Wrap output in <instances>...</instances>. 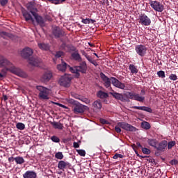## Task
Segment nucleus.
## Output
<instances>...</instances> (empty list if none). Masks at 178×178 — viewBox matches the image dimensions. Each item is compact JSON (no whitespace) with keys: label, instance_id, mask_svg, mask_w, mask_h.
I'll return each instance as SVG.
<instances>
[{"label":"nucleus","instance_id":"nucleus-52","mask_svg":"<svg viewBox=\"0 0 178 178\" xmlns=\"http://www.w3.org/2000/svg\"><path fill=\"white\" fill-rule=\"evenodd\" d=\"M56 105H58V106H60V108H63V109H68L67 106L60 104V103H56Z\"/></svg>","mask_w":178,"mask_h":178},{"label":"nucleus","instance_id":"nucleus-3","mask_svg":"<svg viewBox=\"0 0 178 178\" xmlns=\"http://www.w3.org/2000/svg\"><path fill=\"white\" fill-rule=\"evenodd\" d=\"M68 102L73 105L72 111L74 115H84V113L88 110V106L83 105L73 99H70Z\"/></svg>","mask_w":178,"mask_h":178},{"label":"nucleus","instance_id":"nucleus-22","mask_svg":"<svg viewBox=\"0 0 178 178\" xmlns=\"http://www.w3.org/2000/svg\"><path fill=\"white\" fill-rule=\"evenodd\" d=\"M133 109H138L139 111H145V112H148L149 113H152V108L147 106H134L132 107Z\"/></svg>","mask_w":178,"mask_h":178},{"label":"nucleus","instance_id":"nucleus-60","mask_svg":"<svg viewBox=\"0 0 178 178\" xmlns=\"http://www.w3.org/2000/svg\"><path fill=\"white\" fill-rule=\"evenodd\" d=\"M5 76H6V74H5V73L2 74L0 72V79H3V77H5Z\"/></svg>","mask_w":178,"mask_h":178},{"label":"nucleus","instance_id":"nucleus-10","mask_svg":"<svg viewBox=\"0 0 178 178\" xmlns=\"http://www.w3.org/2000/svg\"><path fill=\"white\" fill-rule=\"evenodd\" d=\"M33 17L38 26L40 27H45V23L47 22V18L42 17V16L36 13L33 15Z\"/></svg>","mask_w":178,"mask_h":178},{"label":"nucleus","instance_id":"nucleus-35","mask_svg":"<svg viewBox=\"0 0 178 178\" xmlns=\"http://www.w3.org/2000/svg\"><path fill=\"white\" fill-rule=\"evenodd\" d=\"M141 127L142 129H145V130H149V129H151V124L144 121L141 123Z\"/></svg>","mask_w":178,"mask_h":178},{"label":"nucleus","instance_id":"nucleus-9","mask_svg":"<svg viewBox=\"0 0 178 178\" xmlns=\"http://www.w3.org/2000/svg\"><path fill=\"white\" fill-rule=\"evenodd\" d=\"M52 34L54 38H60V37H65L66 33L59 26H55L53 28Z\"/></svg>","mask_w":178,"mask_h":178},{"label":"nucleus","instance_id":"nucleus-32","mask_svg":"<svg viewBox=\"0 0 178 178\" xmlns=\"http://www.w3.org/2000/svg\"><path fill=\"white\" fill-rule=\"evenodd\" d=\"M97 97H98V98L104 99V98H108V97H109V95H108V93H106L102 90H99L97 92Z\"/></svg>","mask_w":178,"mask_h":178},{"label":"nucleus","instance_id":"nucleus-7","mask_svg":"<svg viewBox=\"0 0 178 178\" xmlns=\"http://www.w3.org/2000/svg\"><path fill=\"white\" fill-rule=\"evenodd\" d=\"M149 5L154 10H156V12H163L164 7L159 1H150Z\"/></svg>","mask_w":178,"mask_h":178},{"label":"nucleus","instance_id":"nucleus-1","mask_svg":"<svg viewBox=\"0 0 178 178\" xmlns=\"http://www.w3.org/2000/svg\"><path fill=\"white\" fill-rule=\"evenodd\" d=\"M111 95L115 99L121 101V102H130V99L134 101H138V102H144L145 97L140 96V94L136 93L135 92H127L124 94L126 97L123 96L122 93H118L113 90L110 92Z\"/></svg>","mask_w":178,"mask_h":178},{"label":"nucleus","instance_id":"nucleus-14","mask_svg":"<svg viewBox=\"0 0 178 178\" xmlns=\"http://www.w3.org/2000/svg\"><path fill=\"white\" fill-rule=\"evenodd\" d=\"M167 147H168V140H163L157 145L156 149L161 152H165V149H166Z\"/></svg>","mask_w":178,"mask_h":178},{"label":"nucleus","instance_id":"nucleus-48","mask_svg":"<svg viewBox=\"0 0 178 178\" xmlns=\"http://www.w3.org/2000/svg\"><path fill=\"white\" fill-rule=\"evenodd\" d=\"M51 3H54V5H59L60 0H47Z\"/></svg>","mask_w":178,"mask_h":178},{"label":"nucleus","instance_id":"nucleus-49","mask_svg":"<svg viewBox=\"0 0 178 178\" xmlns=\"http://www.w3.org/2000/svg\"><path fill=\"white\" fill-rule=\"evenodd\" d=\"M115 131L118 134L122 132V129H120V127L118 125V124L117 126L115 127Z\"/></svg>","mask_w":178,"mask_h":178},{"label":"nucleus","instance_id":"nucleus-34","mask_svg":"<svg viewBox=\"0 0 178 178\" xmlns=\"http://www.w3.org/2000/svg\"><path fill=\"white\" fill-rule=\"evenodd\" d=\"M15 161L17 163V165H22L23 163H24V159H23V157L22 156H17L15 157Z\"/></svg>","mask_w":178,"mask_h":178},{"label":"nucleus","instance_id":"nucleus-23","mask_svg":"<svg viewBox=\"0 0 178 178\" xmlns=\"http://www.w3.org/2000/svg\"><path fill=\"white\" fill-rule=\"evenodd\" d=\"M10 65V62L5 57H0V67H5V66H9Z\"/></svg>","mask_w":178,"mask_h":178},{"label":"nucleus","instance_id":"nucleus-8","mask_svg":"<svg viewBox=\"0 0 178 178\" xmlns=\"http://www.w3.org/2000/svg\"><path fill=\"white\" fill-rule=\"evenodd\" d=\"M135 51L139 56H145L147 55V47L143 44H138L135 47Z\"/></svg>","mask_w":178,"mask_h":178},{"label":"nucleus","instance_id":"nucleus-31","mask_svg":"<svg viewBox=\"0 0 178 178\" xmlns=\"http://www.w3.org/2000/svg\"><path fill=\"white\" fill-rule=\"evenodd\" d=\"M129 70L132 74H137L138 73V69L133 64L129 65Z\"/></svg>","mask_w":178,"mask_h":178},{"label":"nucleus","instance_id":"nucleus-63","mask_svg":"<svg viewBox=\"0 0 178 178\" xmlns=\"http://www.w3.org/2000/svg\"><path fill=\"white\" fill-rule=\"evenodd\" d=\"M135 153H136V154L137 155V156H138L139 158H140V156H141V155H140V154H138V151L135 150Z\"/></svg>","mask_w":178,"mask_h":178},{"label":"nucleus","instance_id":"nucleus-20","mask_svg":"<svg viewBox=\"0 0 178 178\" xmlns=\"http://www.w3.org/2000/svg\"><path fill=\"white\" fill-rule=\"evenodd\" d=\"M70 67L65 61H62L61 64L57 65V69L59 72H66L67 67Z\"/></svg>","mask_w":178,"mask_h":178},{"label":"nucleus","instance_id":"nucleus-53","mask_svg":"<svg viewBox=\"0 0 178 178\" xmlns=\"http://www.w3.org/2000/svg\"><path fill=\"white\" fill-rule=\"evenodd\" d=\"M100 122L102 123V124H108V122L106 121V120L105 119H100Z\"/></svg>","mask_w":178,"mask_h":178},{"label":"nucleus","instance_id":"nucleus-17","mask_svg":"<svg viewBox=\"0 0 178 178\" xmlns=\"http://www.w3.org/2000/svg\"><path fill=\"white\" fill-rule=\"evenodd\" d=\"M22 16L24 17L26 22H32V23H34V18H33V16H31V14L29 13V11L24 10H22Z\"/></svg>","mask_w":178,"mask_h":178},{"label":"nucleus","instance_id":"nucleus-57","mask_svg":"<svg viewBox=\"0 0 178 178\" xmlns=\"http://www.w3.org/2000/svg\"><path fill=\"white\" fill-rule=\"evenodd\" d=\"M8 161L9 162H15V157L10 156L8 158Z\"/></svg>","mask_w":178,"mask_h":178},{"label":"nucleus","instance_id":"nucleus-5","mask_svg":"<svg viewBox=\"0 0 178 178\" xmlns=\"http://www.w3.org/2000/svg\"><path fill=\"white\" fill-rule=\"evenodd\" d=\"M73 77L72 75L65 74L60 77L58 83L60 86H62L63 87H70V83Z\"/></svg>","mask_w":178,"mask_h":178},{"label":"nucleus","instance_id":"nucleus-11","mask_svg":"<svg viewBox=\"0 0 178 178\" xmlns=\"http://www.w3.org/2000/svg\"><path fill=\"white\" fill-rule=\"evenodd\" d=\"M26 9L31 13L33 16L37 14L38 12V9H37V6H35V2L30 1L26 4Z\"/></svg>","mask_w":178,"mask_h":178},{"label":"nucleus","instance_id":"nucleus-30","mask_svg":"<svg viewBox=\"0 0 178 178\" xmlns=\"http://www.w3.org/2000/svg\"><path fill=\"white\" fill-rule=\"evenodd\" d=\"M147 143L149 145H150V147H153L155 148V149H156V147L158 145V140H156V139H148Z\"/></svg>","mask_w":178,"mask_h":178},{"label":"nucleus","instance_id":"nucleus-55","mask_svg":"<svg viewBox=\"0 0 178 178\" xmlns=\"http://www.w3.org/2000/svg\"><path fill=\"white\" fill-rule=\"evenodd\" d=\"M136 147L138 148H138H141V149H143V145H141V143H140V142H137L136 143Z\"/></svg>","mask_w":178,"mask_h":178},{"label":"nucleus","instance_id":"nucleus-21","mask_svg":"<svg viewBox=\"0 0 178 178\" xmlns=\"http://www.w3.org/2000/svg\"><path fill=\"white\" fill-rule=\"evenodd\" d=\"M23 177L24 178H37V173H35V172L34 171L28 170L23 175Z\"/></svg>","mask_w":178,"mask_h":178},{"label":"nucleus","instance_id":"nucleus-19","mask_svg":"<svg viewBox=\"0 0 178 178\" xmlns=\"http://www.w3.org/2000/svg\"><path fill=\"white\" fill-rule=\"evenodd\" d=\"M92 106L94 111H101L102 108V103L101 102V100L98 99L92 103Z\"/></svg>","mask_w":178,"mask_h":178},{"label":"nucleus","instance_id":"nucleus-18","mask_svg":"<svg viewBox=\"0 0 178 178\" xmlns=\"http://www.w3.org/2000/svg\"><path fill=\"white\" fill-rule=\"evenodd\" d=\"M40 63H41V60L38 57L29 58V65L32 66H40Z\"/></svg>","mask_w":178,"mask_h":178},{"label":"nucleus","instance_id":"nucleus-4","mask_svg":"<svg viewBox=\"0 0 178 178\" xmlns=\"http://www.w3.org/2000/svg\"><path fill=\"white\" fill-rule=\"evenodd\" d=\"M36 90L38 91L39 99L48 100L51 94V90L42 86H36Z\"/></svg>","mask_w":178,"mask_h":178},{"label":"nucleus","instance_id":"nucleus-27","mask_svg":"<svg viewBox=\"0 0 178 178\" xmlns=\"http://www.w3.org/2000/svg\"><path fill=\"white\" fill-rule=\"evenodd\" d=\"M13 74H16L17 76H19V77H24L26 76V74L22 71L19 68H14L13 70Z\"/></svg>","mask_w":178,"mask_h":178},{"label":"nucleus","instance_id":"nucleus-25","mask_svg":"<svg viewBox=\"0 0 178 178\" xmlns=\"http://www.w3.org/2000/svg\"><path fill=\"white\" fill-rule=\"evenodd\" d=\"M72 58L74 60H76L77 62H82L83 58H81V56L78 52H74L71 54Z\"/></svg>","mask_w":178,"mask_h":178},{"label":"nucleus","instance_id":"nucleus-44","mask_svg":"<svg viewBox=\"0 0 178 178\" xmlns=\"http://www.w3.org/2000/svg\"><path fill=\"white\" fill-rule=\"evenodd\" d=\"M8 2H9V0H0V5L1 6H6V5L8 4Z\"/></svg>","mask_w":178,"mask_h":178},{"label":"nucleus","instance_id":"nucleus-40","mask_svg":"<svg viewBox=\"0 0 178 178\" xmlns=\"http://www.w3.org/2000/svg\"><path fill=\"white\" fill-rule=\"evenodd\" d=\"M142 152L143 154H145L146 155H149L151 154V150H149V149H148L147 147H143L142 149Z\"/></svg>","mask_w":178,"mask_h":178},{"label":"nucleus","instance_id":"nucleus-56","mask_svg":"<svg viewBox=\"0 0 178 178\" xmlns=\"http://www.w3.org/2000/svg\"><path fill=\"white\" fill-rule=\"evenodd\" d=\"M131 147L133 148L134 151H137V149H138L137 145H136V144L131 145Z\"/></svg>","mask_w":178,"mask_h":178},{"label":"nucleus","instance_id":"nucleus-15","mask_svg":"<svg viewBox=\"0 0 178 178\" xmlns=\"http://www.w3.org/2000/svg\"><path fill=\"white\" fill-rule=\"evenodd\" d=\"M52 79V72L51 71H46L43 73L41 80L43 83H48Z\"/></svg>","mask_w":178,"mask_h":178},{"label":"nucleus","instance_id":"nucleus-54","mask_svg":"<svg viewBox=\"0 0 178 178\" xmlns=\"http://www.w3.org/2000/svg\"><path fill=\"white\" fill-rule=\"evenodd\" d=\"M73 147H74V148H79L80 147V145L79 144V143L74 142L73 143Z\"/></svg>","mask_w":178,"mask_h":178},{"label":"nucleus","instance_id":"nucleus-2","mask_svg":"<svg viewBox=\"0 0 178 178\" xmlns=\"http://www.w3.org/2000/svg\"><path fill=\"white\" fill-rule=\"evenodd\" d=\"M100 77L103 80L104 86L106 88H112L111 84L116 87V88H120V90H124L126 88V85L115 77L111 76L109 78L104 72L100 73Z\"/></svg>","mask_w":178,"mask_h":178},{"label":"nucleus","instance_id":"nucleus-62","mask_svg":"<svg viewBox=\"0 0 178 178\" xmlns=\"http://www.w3.org/2000/svg\"><path fill=\"white\" fill-rule=\"evenodd\" d=\"M117 156H118V158H121V159L124 158V156L120 154H117Z\"/></svg>","mask_w":178,"mask_h":178},{"label":"nucleus","instance_id":"nucleus-46","mask_svg":"<svg viewBox=\"0 0 178 178\" xmlns=\"http://www.w3.org/2000/svg\"><path fill=\"white\" fill-rule=\"evenodd\" d=\"M81 23H83V24H90V20L89 18H82Z\"/></svg>","mask_w":178,"mask_h":178},{"label":"nucleus","instance_id":"nucleus-61","mask_svg":"<svg viewBox=\"0 0 178 178\" xmlns=\"http://www.w3.org/2000/svg\"><path fill=\"white\" fill-rule=\"evenodd\" d=\"M141 95H145V90L143 89L140 92Z\"/></svg>","mask_w":178,"mask_h":178},{"label":"nucleus","instance_id":"nucleus-39","mask_svg":"<svg viewBox=\"0 0 178 178\" xmlns=\"http://www.w3.org/2000/svg\"><path fill=\"white\" fill-rule=\"evenodd\" d=\"M51 141H53V143H60V139H59V138L56 136H51Z\"/></svg>","mask_w":178,"mask_h":178},{"label":"nucleus","instance_id":"nucleus-6","mask_svg":"<svg viewBox=\"0 0 178 178\" xmlns=\"http://www.w3.org/2000/svg\"><path fill=\"white\" fill-rule=\"evenodd\" d=\"M138 22L141 26H151V19L145 13L139 15Z\"/></svg>","mask_w":178,"mask_h":178},{"label":"nucleus","instance_id":"nucleus-33","mask_svg":"<svg viewBox=\"0 0 178 178\" xmlns=\"http://www.w3.org/2000/svg\"><path fill=\"white\" fill-rule=\"evenodd\" d=\"M38 47L40 49H42L43 51H48L49 49V44L45 43H38Z\"/></svg>","mask_w":178,"mask_h":178},{"label":"nucleus","instance_id":"nucleus-37","mask_svg":"<svg viewBox=\"0 0 178 178\" xmlns=\"http://www.w3.org/2000/svg\"><path fill=\"white\" fill-rule=\"evenodd\" d=\"M55 158L56 159H60V160L63 159V153H62V152H58L56 153Z\"/></svg>","mask_w":178,"mask_h":178},{"label":"nucleus","instance_id":"nucleus-42","mask_svg":"<svg viewBox=\"0 0 178 178\" xmlns=\"http://www.w3.org/2000/svg\"><path fill=\"white\" fill-rule=\"evenodd\" d=\"M170 80H172L173 81H176L177 80V75L175 74H171L169 76Z\"/></svg>","mask_w":178,"mask_h":178},{"label":"nucleus","instance_id":"nucleus-13","mask_svg":"<svg viewBox=\"0 0 178 178\" xmlns=\"http://www.w3.org/2000/svg\"><path fill=\"white\" fill-rule=\"evenodd\" d=\"M33 54V49L30 47H25L21 53L22 58H24L25 59H30V56H31Z\"/></svg>","mask_w":178,"mask_h":178},{"label":"nucleus","instance_id":"nucleus-47","mask_svg":"<svg viewBox=\"0 0 178 178\" xmlns=\"http://www.w3.org/2000/svg\"><path fill=\"white\" fill-rule=\"evenodd\" d=\"M67 48H68L70 51H76V47L71 44H67Z\"/></svg>","mask_w":178,"mask_h":178},{"label":"nucleus","instance_id":"nucleus-50","mask_svg":"<svg viewBox=\"0 0 178 178\" xmlns=\"http://www.w3.org/2000/svg\"><path fill=\"white\" fill-rule=\"evenodd\" d=\"M66 48H67V44H66V43L65 42L62 43V44L60 45V49H63L64 51H65Z\"/></svg>","mask_w":178,"mask_h":178},{"label":"nucleus","instance_id":"nucleus-24","mask_svg":"<svg viewBox=\"0 0 178 178\" xmlns=\"http://www.w3.org/2000/svg\"><path fill=\"white\" fill-rule=\"evenodd\" d=\"M67 166H69V163L65 162L64 161H60L58 163V168L60 170H65Z\"/></svg>","mask_w":178,"mask_h":178},{"label":"nucleus","instance_id":"nucleus-29","mask_svg":"<svg viewBox=\"0 0 178 178\" xmlns=\"http://www.w3.org/2000/svg\"><path fill=\"white\" fill-rule=\"evenodd\" d=\"M70 70L72 73H74L75 74V77L76 79H79L80 77V73L79 72V69L77 68V66H75L74 67H69Z\"/></svg>","mask_w":178,"mask_h":178},{"label":"nucleus","instance_id":"nucleus-51","mask_svg":"<svg viewBox=\"0 0 178 178\" xmlns=\"http://www.w3.org/2000/svg\"><path fill=\"white\" fill-rule=\"evenodd\" d=\"M170 165H177L178 161L177 159H172L170 161Z\"/></svg>","mask_w":178,"mask_h":178},{"label":"nucleus","instance_id":"nucleus-58","mask_svg":"<svg viewBox=\"0 0 178 178\" xmlns=\"http://www.w3.org/2000/svg\"><path fill=\"white\" fill-rule=\"evenodd\" d=\"M95 19H90L89 18V24L91 23V24H94L95 23Z\"/></svg>","mask_w":178,"mask_h":178},{"label":"nucleus","instance_id":"nucleus-28","mask_svg":"<svg viewBox=\"0 0 178 178\" xmlns=\"http://www.w3.org/2000/svg\"><path fill=\"white\" fill-rule=\"evenodd\" d=\"M50 123L54 129H58V130H63V124H62L60 122H51Z\"/></svg>","mask_w":178,"mask_h":178},{"label":"nucleus","instance_id":"nucleus-43","mask_svg":"<svg viewBox=\"0 0 178 178\" xmlns=\"http://www.w3.org/2000/svg\"><path fill=\"white\" fill-rule=\"evenodd\" d=\"M157 75L159 76V77H161L162 79H165V77L164 71H159L157 72Z\"/></svg>","mask_w":178,"mask_h":178},{"label":"nucleus","instance_id":"nucleus-36","mask_svg":"<svg viewBox=\"0 0 178 178\" xmlns=\"http://www.w3.org/2000/svg\"><path fill=\"white\" fill-rule=\"evenodd\" d=\"M16 127L18 130H24V129H26V125L22 122H18L16 124Z\"/></svg>","mask_w":178,"mask_h":178},{"label":"nucleus","instance_id":"nucleus-16","mask_svg":"<svg viewBox=\"0 0 178 178\" xmlns=\"http://www.w3.org/2000/svg\"><path fill=\"white\" fill-rule=\"evenodd\" d=\"M78 71L82 74L87 73V63L86 61H81L79 66H76Z\"/></svg>","mask_w":178,"mask_h":178},{"label":"nucleus","instance_id":"nucleus-12","mask_svg":"<svg viewBox=\"0 0 178 178\" xmlns=\"http://www.w3.org/2000/svg\"><path fill=\"white\" fill-rule=\"evenodd\" d=\"M118 126H119V127H121V129L126 130L127 131H136V127L129 124L127 122H118Z\"/></svg>","mask_w":178,"mask_h":178},{"label":"nucleus","instance_id":"nucleus-26","mask_svg":"<svg viewBox=\"0 0 178 178\" xmlns=\"http://www.w3.org/2000/svg\"><path fill=\"white\" fill-rule=\"evenodd\" d=\"M83 55L85 58H86L87 60L90 62V63H92V65H94V66L95 67L98 66V63H97L95 60H92V57H91L90 56H88L87 53L83 54Z\"/></svg>","mask_w":178,"mask_h":178},{"label":"nucleus","instance_id":"nucleus-59","mask_svg":"<svg viewBox=\"0 0 178 178\" xmlns=\"http://www.w3.org/2000/svg\"><path fill=\"white\" fill-rule=\"evenodd\" d=\"M1 35H4V37H9V33L6 32H2Z\"/></svg>","mask_w":178,"mask_h":178},{"label":"nucleus","instance_id":"nucleus-41","mask_svg":"<svg viewBox=\"0 0 178 178\" xmlns=\"http://www.w3.org/2000/svg\"><path fill=\"white\" fill-rule=\"evenodd\" d=\"M76 152H78L80 156H86V150L84 149H76Z\"/></svg>","mask_w":178,"mask_h":178},{"label":"nucleus","instance_id":"nucleus-45","mask_svg":"<svg viewBox=\"0 0 178 178\" xmlns=\"http://www.w3.org/2000/svg\"><path fill=\"white\" fill-rule=\"evenodd\" d=\"M63 54H64L63 51H59L56 53L55 56L56 58H60V56H63Z\"/></svg>","mask_w":178,"mask_h":178},{"label":"nucleus","instance_id":"nucleus-38","mask_svg":"<svg viewBox=\"0 0 178 178\" xmlns=\"http://www.w3.org/2000/svg\"><path fill=\"white\" fill-rule=\"evenodd\" d=\"M168 149H172L176 145V141H170L168 143Z\"/></svg>","mask_w":178,"mask_h":178},{"label":"nucleus","instance_id":"nucleus-64","mask_svg":"<svg viewBox=\"0 0 178 178\" xmlns=\"http://www.w3.org/2000/svg\"><path fill=\"white\" fill-rule=\"evenodd\" d=\"M118 154H115L113 156V159H118Z\"/></svg>","mask_w":178,"mask_h":178}]
</instances>
